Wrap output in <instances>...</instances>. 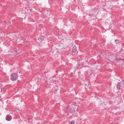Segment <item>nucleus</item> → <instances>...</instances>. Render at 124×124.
<instances>
[{
    "mask_svg": "<svg viewBox=\"0 0 124 124\" xmlns=\"http://www.w3.org/2000/svg\"><path fill=\"white\" fill-rule=\"evenodd\" d=\"M18 76L17 73H13L10 75V79L12 81H15L18 79Z\"/></svg>",
    "mask_w": 124,
    "mask_h": 124,
    "instance_id": "nucleus-1",
    "label": "nucleus"
},
{
    "mask_svg": "<svg viewBox=\"0 0 124 124\" xmlns=\"http://www.w3.org/2000/svg\"><path fill=\"white\" fill-rule=\"evenodd\" d=\"M124 85V80H123L118 83L116 87L118 89H120L123 87Z\"/></svg>",
    "mask_w": 124,
    "mask_h": 124,
    "instance_id": "nucleus-2",
    "label": "nucleus"
},
{
    "mask_svg": "<svg viewBox=\"0 0 124 124\" xmlns=\"http://www.w3.org/2000/svg\"><path fill=\"white\" fill-rule=\"evenodd\" d=\"M12 117L10 115H7L6 116V120L9 121L11 120Z\"/></svg>",
    "mask_w": 124,
    "mask_h": 124,
    "instance_id": "nucleus-3",
    "label": "nucleus"
},
{
    "mask_svg": "<svg viewBox=\"0 0 124 124\" xmlns=\"http://www.w3.org/2000/svg\"><path fill=\"white\" fill-rule=\"evenodd\" d=\"M78 52L76 49H73L72 51V55H76L78 54Z\"/></svg>",
    "mask_w": 124,
    "mask_h": 124,
    "instance_id": "nucleus-4",
    "label": "nucleus"
},
{
    "mask_svg": "<svg viewBox=\"0 0 124 124\" xmlns=\"http://www.w3.org/2000/svg\"><path fill=\"white\" fill-rule=\"evenodd\" d=\"M45 37L43 36L39 37L38 39V40L40 42H41L45 38Z\"/></svg>",
    "mask_w": 124,
    "mask_h": 124,
    "instance_id": "nucleus-5",
    "label": "nucleus"
},
{
    "mask_svg": "<svg viewBox=\"0 0 124 124\" xmlns=\"http://www.w3.org/2000/svg\"><path fill=\"white\" fill-rule=\"evenodd\" d=\"M115 60L116 61H118L121 60V58H116L115 59Z\"/></svg>",
    "mask_w": 124,
    "mask_h": 124,
    "instance_id": "nucleus-6",
    "label": "nucleus"
},
{
    "mask_svg": "<svg viewBox=\"0 0 124 124\" xmlns=\"http://www.w3.org/2000/svg\"><path fill=\"white\" fill-rule=\"evenodd\" d=\"M75 122L73 121H71L69 124H74Z\"/></svg>",
    "mask_w": 124,
    "mask_h": 124,
    "instance_id": "nucleus-7",
    "label": "nucleus"
},
{
    "mask_svg": "<svg viewBox=\"0 0 124 124\" xmlns=\"http://www.w3.org/2000/svg\"><path fill=\"white\" fill-rule=\"evenodd\" d=\"M115 42H116V44H117L118 43V42H119L118 40H115Z\"/></svg>",
    "mask_w": 124,
    "mask_h": 124,
    "instance_id": "nucleus-8",
    "label": "nucleus"
},
{
    "mask_svg": "<svg viewBox=\"0 0 124 124\" xmlns=\"http://www.w3.org/2000/svg\"><path fill=\"white\" fill-rule=\"evenodd\" d=\"M19 82V80H18L17 81V83H18Z\"/></svg>",
    "mask_w": 124,
    "mask_h": 124,
    "instance_id": "nucleus-9",
    "label": "nucleus"
}]
</instances>
